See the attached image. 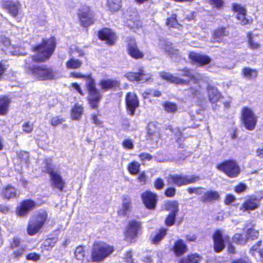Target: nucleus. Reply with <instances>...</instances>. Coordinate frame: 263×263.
<instances>
[{"instance_id":"nucleus-1","label":"nucleus","mask_w":263,"mask_h":263,"mask_svg":"<svg viewBox=\"0 0 263 263\" xmlns=\"http://www.w3.org/2000/svg\"><path fill=\"white\" fill-rule=\"evenodd\" d=\"M71 78L84 79L86 80L85 87L88 92L87 100L92 109H97L102 98V95L97 88L95 79L91 73L83 74L81 72H71L69 74Z\"/></svg>"},{"instance_id":"nucleus-2","label":"nucleus","mask_w":263,"mask_h":263,"mask_svg":"<svg viewBox=\"0 0 263 263\" xmlns=\"http://www.w3.org/2000/svg\"><path fill=\"white\" fill-rule=\"evenodd\" d=\"M56 45L55 37L50 36L48 39H43L40 43L31 47L32 51L34 52V54L31 56L32 62L41 63L47 61L53 54Z\"/></svg>"},{"instance_id":"nucleus-3","label":"nucleus","mask_w":263,"mask_h":263,"mask_svg":"<svg viewBox=\"0 0 263 263\" xmlns=\"http://www.w3.org/2000/svg\"><path fill=\"white\" fill-rule=\"evenodd\" d=\"M113 246L101 241H95L91 248V259L92 262H100L108 257L114 251Z\"/></svg>"},{"instance_id":"nucleus-4","label":"nucleus","mask_w":263,"mask_h":263,"mask_svg":"<svg viewBox=\"0 0 263 263\" xmlns=\"http://www.w3.org/2000/svg\"><path fill=\"white\" fill-rule=\"evenodd\" d=\"M48 215L46 210H40L29 220L26 227L27 233L29 236H34L41 232L48 221Z\"/></svg>"},{"instance_id":"nucleus-5","label":"nucleus","mask_w":263,"mask_h":263,"mask_svg":"<svg viewBox=\"0 0 263 263\" xmlns=\"http://www.w3.org/2000/svg\"><path fill=\"white\" fill-rule=\"evenodd\" d=\"M27 73L35 81L51 80L55 78L53 69L45 64L26 65Z\"/></svg>"},{"instance_id":"nucleus-6","label":"nucleus","mask_w":263,"mask_h":263,"mask_svg":"<svg viewBox=\"0 0 263 263\" xmlns=\"http://www.w3.org/2000/svg\"><path fill=\"white\" fill-rule=\"evenodd\" d=\"M216 168L230 178L237 177L241 173L239 164L236 160L232 158L222 161L216 165Z\"/></svg>"},{"instance_id":"nucleus-7","label":"nucleus","mask_w":263,"mask_h":263,"mask_svg":"<svg viewBox=\"0 0 263 263\" xmlns=\"http://www.w3.org/2000/svg\"><path fill=\"white\" fill-rule=\"evenodd\" d=\"M200 180L198 175L188 176L181 174H170L166 177L168 185L181 187L195 183Z\"/></svg>"},{"instance_id":"nucleus-8","label":"nucleus","mask_w":263,"mask_h":263,"mask_svg":"<svg viewBox=\"0 0 263 263\" xmlns=\"http://www.w3.org/2000/svg\"><path fill=\"white\" fill-rule=\"evenodd\" d=\"M77 16L80 25L85 29L93 25L96 22L95 13L91 8L87 5H83L78 10Z\"/></svg>"},{"instance_id":"nucleus-9","label":"nucleus","mask_w":263,"mask_h":263,"mask_svg":"<svg viewBox=\"0 0 263 263\" xmlns=\"http://www.w3.org/2000/svg\"><path fill=\"white\" fill-rule=\"evenodd\" d=\"M141 231V222L134 219L129 221L123 232L124 240L130 243H135Z\"/></svg>"},{"instance_id":"nucleus-10","label":"nucleus","mask_w":263,"mask_h":263,"mask_svg":"<svg viewBox=\"0 0 263 263\" xmlns=\"http://www.w3.org/2000/svg\"><path fill=\"white\" fill-rule=\"evenodd\" d=\"M241 124L249 130L255 129L258 121V117L253 110L248 106H243L240 114Z\"/></svg>"},{"instance_id":"nucleus-11","label":"nucleus","mask_w":263,"mask_h":263,"mask_svg":"<svg viewBox=\"0 0 263 263\" xmlns=\"http://www.w3.org/2000/svg\"><path fill=\"white\" fill-rule=\"evenodd\" d=\"M213 249L215 252H222L226 247V243L229 242L230 237L228 235H224L221 229H216L212 234Z\"/></svg>"},{"instance_id":"nucleus-12","label":"nucleus","mask_w":263,"mask_h":263,"mask_svg":"<svg viewBox=\"0 0 263 263\" xmlns=\"http://www.w3.org/2000/svg\"><path fill=\"white\" fill-rule=\"evenodd\" d=\"M98 38L103 41L107 45L111 46L114 45L118 39L116 33L110 28L104 27L97 31Z\"/></svg>"},{"instance_id":"nucleus-13","label":"nucleus","mask_w":263,"mask_h":263,"mask_svg":"<svg viewBox=\"0 0 263 263\" xmlns=\"http://www.w3.org/2000/svg\"><path fill=\"white\" fill-rule=\"evenodd\" d=\"M36 206V202L31 199H25L21 200L17 205L15 212L20 217H25Z\"/></svg>"},{"instance_id":"nucleus-14","label":"nucleus","mask_w":263,"mask_h":263,"mask_svg":"<svg viewBox=\"0 0 263 263\" xmlns=\"http://www.w3.org/2000/svg\"><path fill=\"white\" fill-rule=\"evenodd\" d=\"M125 105L128 115L133 116L136 110L140 106V101L137 94L134 92H128L125 96Z\"/></svg>"},{"instance_id":"nucleus-15","label":"nucleus","mask_w":263,"mask_h":263,"mask_svg":"<svg viewBox=\"0 0 263 263\" xmlns=\"http://www.w3.org/2000/svg\"><path fill=\"white\" fill-rule=\"evenodd\" d=\"M161 138L159 127L153 122H148L146 126V140L151 144H156Z\"/></svg>"},{"instance_id":"nucleus-16","label":"nucleus","mask_w":263,"mask_h":263,"mask_svg":"<svg viewBox=\"0 0 263 263\" xmlns=\"http://www.w3.org/2000/svg\"><path fill=\"white\" fill-rule=\"evenodd\" d=\"M125 77L131 82L136 81L147 83L153 81L152 76L149 73H145L143 68L142 67L139 68L137 72H127L125 74Z\"/></svg>"},{"instance_id":"nucleus-17","label":"nucleus","mask_w":263,"mask_h":263,"mask_svg":"<svg viewBox=\"0 0 263 263\" xmlns=\"http://www.w3.org/2000/svg\"><path fill=\"white\" fill-rule=\"evenodd\" d=\"M141 198L144 206L148 210L156 209L158 201L157 194L150 190H146L141 194Z\"/></svg>"},{"instance_id":"nucleus-18","label":"nucleus","mask_w":263,"mask_h":263,"mask_svg":"<svg viewBox=\"0 0 263 263\" xmlns=\"http://www.w3.org/2000/svg\"><path fill=\"white\" fill-rule=\"evenodd\" d=\"M232 9L234 12L237 13L236 18L239 21L241 25H250L252 24L253 19L247 17V10L243 6L237 3H233Z\"/></svg>"},{"instance_id":"nucleus-19","label":"nucleus","mask_w":263,"mask_h":263,"mask_svg":"<svg viewBox=\"0 0 263 263\" xmlns=\"http://www.w3.org/2000/svg\"><path fill=\"white\" fill-rule=\"evenodd\" d=\"M126 50L128 54L134 59H142L144 57V52L139 49L136 40L134 38L127 40Z\"/></svg>"},{"instance_id":"nucleus-20","label":"nucleus","mask_w":263,"mask_h":263,"mask_svg":"<svg viewBox=\"0 0 263 263\" xmlns=\"http://www.w3.org/2000/svg\"><path fill=\"white\" fill-rule=\"evenodd\" d=\"M20 192L17 188L11 184L4 185L0 192V196L2 199L9 201L12 199H17L19 197Z\"/></svg>"},{"instance_id":"nucleus-21","label":"nucleus","mask_w":263,"mask_h":263,"mask_svg":"<svg viewBox=\"0 0 263 263\" xmlns=\"http://www.w3.org/2000/svg\"><path fill=\"white\" fill-rule=\"evenodd\" d=\"M188 57L192 64L196 65L198 67L209 65L212 61V59L209 55L194 51L190 52Z\"/></svg>"},{"instance_id":"nucleus-22","label":"nucleus","mask_w":263,"mask_h":263,"mask_svg":"<svg viewBox=\"0 0 263 263\" xmlns=\"http://www.w3.org/2000/svg\"><path fill=\"white\" fill-rule=\"evenodd\" d=\"M99 85L102 91H115L120 89V81L117 79H104L99 81Z\"/></svg>"},{"instance_id":"nucleus-23","label":"nucleus","mask_w":263,"mask_h":263,"mask_svg":"<svg viewBox=\"0 0 263 263\" xmlns=\"http://www.w3.org/2000/svg\"><path fill=\"white\" fill-rule=\"evenodd\" d=\"M159 76L162 80L170 83L181 85H189L190 84V80H184L166 71L160 72Z\"/></svg>"},{"instance_id":"nucleus-24","label":"nucleus","mask_w":263,"mask_h":263,"mask_svg":"<svg viewBox=\"0 0 263 263\" xmlns=\"http://www.w3.org/2000/svg\"><path fill=\"white\" fill-rule=\"evenodd\" d=\"M259 206V200L254 196H250L246 199L239 207L240 211L250 212L258 209Z\"/></svg>"},{"instance_id":"nucleus-25","label":"nucleus","mask_w":263,"mask_h":263,"mask_svg":"<svg viewBox=\"0 0 263 263\" xmlns=\"http://www.w3.org/2000/svg\"><path fill=\"white\" fill-rule=\"evenodd\" d=\"M2 8L7 10V12L12 16L15 17L19 13L21 8V3L18 1L5 0L2 3Z\"/></svg>"},{"instance_id":"nucleus-26","label":"nucleus","mask_w":263,"mask_h":263,"mask_svg":"<svg viewBox=\"0 0 263 263\" xmlns=\"http://www.w3.org/2000/svg\"><path fill=\"white\" fill-rule=\"evenodd\" d=\"M51 185L54 189L62 192L65 187V181L62 176L58 172L50 176Z\"/></svg>"},{"instance_id":"nucleus-27","label":"nucleus","mask_w":263,"mask_h":263,"mask_svg":"<svg viewBox=\"0 0 263 263\" xmlns=\"http://www.w3.org/2000/svg\"><path fill=\"white\" fill-rule=\"evenodd\" d=\"M206 89L208 99L211 103L215 104L223 98L220 92L215 86L209 85Z\"/></svg>"},{"instance_id":"nucleus-28","label":"nucleus","mask_w":263,"mask_h":263,"mask_svg":"<svg viewBox=\"0 0 263 263\" xmlns=\"http://www.w3.org/2000/svg\"><path fill=\"white\" fill-rule=\"evenodd\" d=\"M74 254L76 258L82 262L88 263L91 262V256L90 257H88L84 246L79 245L77 247Z\"/></svg>"},{"instance_id":"nucleus-29","label":"nucleus","mask_w":263,"mask_h":263,"mask_svg":"<svg viewBox=\"0 0 263 263\" xmlns=\"http://www.w3.org/2000/svg\"><path fill=\"white\" fill-rule=\"evenodd\" d=\"M172 250L176 256H181L187 251V247L181 239L176 240L172 247Z\"/></svg>"},{"instance_id":"nucleus-30","label":"nucleus","mask_w":263,"mask_h":263,"mask_svg":"<svg viewBox=\"0 0 263 263\" xmlns=\"http://www.w3.org/2000/svg\"><path fill=\"white\" fill-rule=\"evenodd\" d=\"M11 102L10 98L6 95L0 96V116H6L9 111Z\"/></svg>"},{"instance_id":"nucleus-31","label":"nucleus","mask_w":263,"mask_h":263,"mask_svg":"<svg viewBox=\"0 0 263 263\" xmlns=\"http://www.w3.org/2000/svg\"><path fill=\"white\" fill-rule=\"evenodd\" d=\"M229 35V31L226 27L223 26L218 27L215 29L212 32V37L213 42L220 43L224 36Z\"/></svg>"},{"instance_id":"nucleus-32","label":"nucleus","mask_w":263,"mask_h":263,"mask_svg":"<svg viewBox=\"0 0 263 263\" xmlns=\"http://www.w3.org/2000/svg\"><path fill=\"white\" fill-rule=\"evenodd\" d=\"M219 199L220 195L218 192L213 190H208L200 198V201L202 203H206L218 200Z\"/></svg>"},{"instance_id":"nucleus-33","label":"nucleus","mask_w":263,"mask_h":263,"mask_svg":"<svg viewBox=\"0 0 263 263\" xmlns=\"http://www.w3.org/2000/svg\"><path fill=\"white\" fill-rule=\"evenodd\" d=\"M57 238L54 237L46 238L40 246L41 252L50 251L55 245Z\"/></svg>"},{"instance_id":"nucleus-34","label":"nucleus","mask_w":263,"mask_h":263,"mask_svg":"<svg viewBox=\"0 0 263 263\" xmlns=\"http://www.w3.org/2000/svg\"><path fill=\"white\" fill-rule=\"evenodd\" d=\"M84 108L82 105L75 103L70 110L71 119L73 120H79L83 114Z\"/></svg>"},{"instance_id":"nucleus-35","label":"nucleus","mask_w":263,"mask_h":263,"mask_svg":"<svg viewBox=\"0 0 263 263\" xmlns=\"http://www.w3.org/2000/svg\"><path fill=\"white\" fill-rule=\"evenodd\" d=\"M130 209V200L127 196H124L122 203V208L118 211L119 216H125Z\"/></svg>"},{"instance_id":"nucleus-36","label":"nucleus","mask_w":263,"mask_h":263,"mask_svg":"<svg viewBox=\"0 0 263 263\" xmlns=\"http://www.w3.org/2000/svg\"><path fill=\"white\" fill-rule=\"evenodd\" d=\"M241 76L249 80L255 79L258 76V71L255 69L244 67L242 69Z\"/></svg>"},{"instance_id":"nucleus-37","label":"nucleus","mask_w":263,"mask_h":263,"mask_svg":"<svg viewBox=\"0 0 263 263\" xmlns=\"http://www.w3.org/2000/svg\"><path fill=\"white\" fill-rule=\"evenodd\" d=\"M164 210L170 211V213H178L179 211V203L177 200H168L164 204Z\"/></svg>"},{"instance_id":"nucleus-38","label":"nucleus","mask_w":263,"mask_h":263,"mask_svg":"<svg viewBox=\"0 0 263 263\" xmlns=\"http://www.w3.org/2000/svg\"><path fill=\"white\" fill-rule=\"evenodd\" d=\"M165 25L169 28L182 27V25L178 22L177 14L175 13L172 14L170 17L166 19Z\"/></svg>"},{"instance_id":"nucleus-39","label":"nucleus","mask_w":263,"mask_h":263,"mask_svg":"<svg viewBox=\"0 0 263 263\" xmlns=\"http://www.w3.org/2000/svg\"><path fill=\"white\" fill-rule=\"evenodd\" d=\"M65 64L67 69H79L82 66V62L79 59L71 58L66 61Z\"/></svg>"},{"instance_id":"nucleus-40","label":"nucleus","mask_w":263,"mask_h":263,"mask_svg":"<svg viewBox=\"0 0 263 263\" xmlns=\"http://www.w3.org/2000/svg\"><path fill=\"white\" fill-rule=\"evenodd\" d=\"M179 71L182 72L181 76L189 78L190 80L193 81L195 83H198L199 82V79L197 78L195 74H192V70L190 68L185 67L179 69Z\"/></svg>"},{"instance_id":"nucleus-41","label":"nucleus","mask_w":263,"mask_h":263,"mask_svg":"<svg viewBox=\"0 0 263 263\" xmlns=\"http://www.w3.org/2000/svg\"><path fill=\"white\" fill-rule=\"evenodd\" d=\"M167 229L165 228H161L158 232L152 238V241L153 243L157 244L159 243L166 235Z\"/></svg>"},{"instance_id":"nucleus-42","label":"nucleus","mask_w":263,"mask_h":263,"mask_svg":"<svg viewBox=\"0 0 263 263\" xmlns=\"http://www.w3.org/2000/svg\"><path fill=\"white\" fill-rule=\"evenodd\" d=\"M107 6L109 10L114 12L118 11L121 7V0H107Z\"/></svg>"},{"instance_id":"nucleus-43","label":"nucleus","mask_w":263,"mask_h":263,"mask_svg":"<svg viewBox=\"0 0 263 263\" xmlns=\"http://www.w3.org/2000/svg\"><path fill=\"white\" fill-rule=\"evenodd\" d=\"M140 169V164L135 161L128 163L127 165V170L129 174L135 175L139 173Z\"/></svg>"},{"instance_id":"nucleus-44","label":"nucleus","mask_w":263,"mask_h":263,"mask_svg":"<svg viewBox=\"0 0 263 263\" xmlns=\"http://www.w3.org/2000/svg\"><path fill=\"white\" fill-rule=\"evenodd\" d=\"M44 162L45 164L44 167L45 169L44 171L45 173L50 176L57 172L54 171V168L52 164V159L51 158L45 159Z\"/></svg>"},{"instance_id":"nucleus-45","label":"nucleus","mask_w":263,"mask_h":263,"mask_svg":"<svg viewBox=\"0 0 263 263\" xmlns=\"http://www.w3.org/2000/svg\"><path fill=\"white\" fill-rule=\"evenodd\" d=\"M259 231L252 227L246 231V239L251 240L257 239L259 237Z\"/></svg>"},{"instance_id":"nucleus-46","label":"nucleus","mask_w":263,"mask_h":263,"mask_svg":"<svg viewBox=\"0 0 263 263\" xmlns=\"http://www.w3.org/2000/svg\"><path fill=\"white\" fill-rule=\"evenodd\" d=\"M248 37V47L253 50L257 49L259 47L258 43L254 42L253 40L252 33L251 32H248L247 33Z\"/></svg>"},{"instance_id":"nucleus-47","label":"nucleus","mask_w":263,"mask_h":263,"mask_svg":"<svg viewBox=\"0 0 263 263\" xmlns=\"http://www.w3.org/2000/svg\"><path fill=\"white\" fill-rule=\"evenodd\" d=\"M177 213H169L164 220V223L166 226L170 227L175 224Z\"/></svg>"},{"instance_id":"nucleus-48","label":"nucleus","mask_w":263,"mask_h":263,"mask_svg":"<svg viewBox=\"0 0 263 263\" xmlns=\"http://www.w3.org/2000/svg\"><path fill=\"white\" fill-rule=\"evenodd\" d=\"M163 106L164 110L167 112L174 113L177 110V106L175 103L164 102L163 104Z\"/></svg>"},{"instance_id":"nucleus-49","label":"nucleus","mask_w":263,"mask_h":263,"mask_svg":"<svg viewBox=\"0 0 263 263\" xmlns=\"http://www.w3.org/2000/svg\"><path fill=\"white\" fill-rule=\"evenodd\" d=\"M25 252V247H21L14 250L11 253V257L13 259H19Z\"/></svg>"},{"instance_id":"nucleus-50","label":"nucleus","mask_w":263,"mask_h":263,"mask_svg":"<svg viewBox=\"0 0 263 263\" xmlns=\"http://www.w3.org/2000/svg\"><path fill=\"white\" fill-rule=\"evenodd\" d=\"M205 189L201 186L198 187H189L187 188V192L190 194H195L197 195H201L203 193V191Z\"/></svg>"},{"instance_id":"nucleus-51","label":"nucleus","mask_w":263,"mask_h":263,"mask_svg":"<svg viewBox=\"0 0 263 263\" xmlns=\"http://www.w3.org/2000/svg\"><path fill=\"white\" fill-rule=\"evenodd\" d=\"M186 256L190 263H199L202 259L201 256L197 253L190 254Z\"/></svg>"},{"instance_id":"nucleus-52","label":"nucleus","mask_w":263,"mask_h":263,"mask_svg":"<svg viewBox=\"0 0 263 263\" xmlns=\"http://www.w3.org/2000/svg\"><path fill=\"white\" fill-rule=\"evenodd\" d=\"M154 188L157 190H161L165 186L163 179L161 177L156 178L153 183Z\"/></svg>"},{"instance_id":"nucleus-53","label":"nucleus","mask_w":263,"mask_h":263,"mask_svg":"<svg viewBox=\"0 0 263 263\" xmlns=\"http://www.w3.org/2000/svg\"><path fill=\"white\" fill-rule=\"evenodd\" d=\"M22 130L26 134H30L33 130V123L29 121L25 122L22 126Z\"/></svg>"},{"instance_id":"nucleus-54","label":"nucleus","mask_w":263,"mask_h":263,"mask_svg":"<svg viewBox=\"0 0 263 263\" xmlns=\"http://www.w3.org/2000/svg\"><path fill=\"white\" fill-rule=\"evenodd\" d=\"M65 121V119L61 116H55L52 117L50 121V124L53 126H57L58 125L61 124Z\"/></svg>"},{"instance_id":"nucleus-55","label":"nucleus","mask_w":263,"mask_h":263,"mask_svg":"<svg viewBox=\"0 0 263 263\" xmlns=\"http://www.w3.org/2000/svg\"><path fill=\"white\" fill-rule=\"evenodd\" d=\"M176 193V190L174 186L167 187L164 192V195L168 198L174 197Z\"/></svg>"},{"instance_id":"nucleus-56","label":"nucleus","mask_w":263,"mask_h":263,"mask_svg":"<svg viewBox=\"0 0 263 263\" xmlns=\"http://www.w3.org/2000/svg\"><path fill=\"white\" fill-rule=\"evenodd\" d=\"M122 145L126 149H132L134 147L132 140L129 139H124L122 142Z\"/></svg>"},{"instance_id":"nucleus-57","label":"nucleus","mask_w":263,"mask_h":263,"mask_svg":"<svg viewBox=\"0 0 263 263\" xmlns=\"http://www.w3.org/2000/svg\"><path fill=\"white\" fill-rule=\"evenodd\" d=\"M40 258V255L39 254L36 252H31L27 254L26 255V259L28 260H32L33 261H36Z\"/></svg>"},{"instance_id":"nucleus-58","label":"nucleus","mask_w":263,"mask_h":263,"mask_svg":"<svg viewBox=\"0 0 263 263\" xmlns=\"http://www.w3.org/2000/svg\"><path fill=\"white\" fill-rule=\"evenodd\" d=\"M247 185L243 183H239L234 189V191L237 194H240L245 192L247 189Z\"/></svg>"},{"instance_id":"nucleus-59","label":"nucleus","mask_w":263,"mask_h":263,"mask_svg":"<svg viewBox=\"0 0 263 263\" xmlns=\"http://www.w3.org/2000/svg\"><path fill=\"white\" fill-rule=\"evenodd\" d=\"M233 240L234 242L237 244L244 243L245 241L242 234L236 233L233 236Z\"/></svg>"},{"instance_id":"nucleus-60","label":"nucleus","mask_w":263,"mask_h":263,"mask_svg":"<svg viewBox=\"0 0 263 263\" xmlns=\"http://www.w3.org/2000/svg\"><path fill=\"white\" fill-rule=\"evenodd\" d=\"M20 243V239L17 237H14L12 238V240L10 242L9 248L11 249H13L15 248L18 247Z\"/></svg>"},{"instance_id":"nucleus-61","label":"nucleus","mask_w":263,"mask_h":263,"mask_svg":"<svg viewBox=\"0 0 263 263\" xmlns=\"http://www.w3.org/2000/svg\"><path fill=\"white\" fill-rule=\"evenodd\" d=\"M210 4L218 9H221L223 6L222 0H209Z\"/></svg>"},{"instance_id":"nucleus-62","label":"nucleus","mask_w":263,"mask_h":263,"mask_svg":"<svg viewBox=\"0 0 263 263\" xmlns=\"http://www.w3.org/2000/svg\"><path fill=\"white\" fill-rule=\"evenodd\" d=\"M138 157L142 161H150L153 158V156L147 153H141L139 154Z\"/></svg>"},{"instance_id":"nucleus-63","label":"nucleus","mask_w":263,"mask_h":263,"mask_svg":"<svg viewBox=\"0 0 263 263\" xmlns=\"http://www.w3.org/2000/svg\"><path fill=\"white\" fill-rule=\"evenodd\" d=\"M128 21L133 22V24H131L129 22L128 23V27L130 28H139L141 27V25L139 19H135L133 21L132 19H129Z\"/></svg>"},{"instance_id":"nucleus-64","label":"nucleus","mask_w":263,"mask_h":263,"mask_svg":"<svg viewBox=\"0 0 263 263\" xmlns=\"http://www.w3.org/2000/svg\"><path fill=\"white\" fill-rule=\"evenodd\" d=\"M236 200L235 197L231 194H227L224 198V202L226 205H230Z\"/></svg>"}]
</instances>
